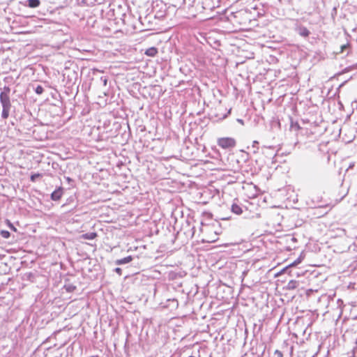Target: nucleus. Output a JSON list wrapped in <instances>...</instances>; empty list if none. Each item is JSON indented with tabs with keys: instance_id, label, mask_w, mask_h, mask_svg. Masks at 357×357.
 I'll return each instance as SVG.
<instances>
[{
	"instance_id": "4be33fe9",
	"label": "nucleus",
	"mask_w": 357,
	"mask_h": 357,
	"mask_svg": "<svg viewBox=\"0 0 357 357\" xmlns=\"http://www.w3.org/2000/svg\"><path fill=\"white\" fill-rule=\"evenodd\" d=\"M34 91L38 95H41L44 92V89L41 85H38L35 89Z\"/></svg>"
},
{
	"instance_id": "6e6552de",
	"label": "nucleus",
	"mask_w": 357,
	"mask_h": 357,
	"mask_svg": "<svg viewBox=\"0 0 357 357\" xmlns=\"http://www.w3.org/2000/svg\"><path fill=\"white\" fill-rule=\"evenodd\" d=\"M296 31L298 34L304 38L308 37L309 35L310 34V31L305 26H297Z\"/></svg>"
},
{
	"instance_id": "f03ea898",
	"label": "nucleus",
	"mask_w": 357,
	"mask_h": 357,
	"mask_svg": "<svg viewBox=\"0 0 357 357\" xmlns=\"http://www.w3.org/2000/svg\"><path fill=\"white\" fill-rule=\"evenodd\" d=\"M301 262V258H298L294 262L283 268L280 273H278L276 275H280L282 274H288L289 275L293 277L294 275H299V270L296 268V266Z\"/></svg>"
},
{
	"instance_id": "dca6fc26",
	"label": "nucleus",
	"mask_w": 357,
	"mask_h": 357,
	"mask_svg": "<svg viewBox=\"0 0 357 357\" xmlns=\"http://www.w3.org/2000/svg\"><path fill=\"white\" fill-rule=\"evenodd\" d=\"M0 95L3 96H10L11 89L9 86H4L3 88H0Z\"/></svg>"
},
{
	"instance_id": "7c9ffc66",
	"label": "nucleus",
	"mask_w": 357,
	"mask_h": 357,
	"mask_svg": "<svg viewBox=\"0 0 357 357\" xmlns=\"http://www.w3.org/2000/svg\"><path fill=\"white\" fill-rule=\"evenodd\" d=\"M114 271H115L117 274H119V275H122V269H121V268H119V267L116 268L114 269Z\"/></svg>"
},
{
	"instance_id": "a211bd4d",
	"label": "nucleus",
	"mask_w": 357,
	"mask_h": 357,
	"mask_svg": "<svg viewBox=\"0 0 357 357\" xmlns=\"http://www.w3.org/2000/svg\"><path fill=\"white\" fill-rule=\"evenodd\" d=\"M97 236V234L96 232H90L82 234V237L84 239L87 240H93Z\"/></svg>"
},
{
	"instance_id": "f704fd0d",
	"label": "nucleus",
	"mask_w": 357,
	"mask_h": 357,
	"mask_svg": "<svg viewBox=\"0 0 357 357\" xmlns=\"http://www.w3.org/2000/svg\"><path fill=\"white\" fill-rule=\"evenodd\" d=\"M183 3H187V0H183Z\"/></svg>"
},
{
	"instance_id": "412c9836",
	"label": "nucleus",
	"mask_w": 357,
	"mask_h": 357,
	"mask_svg": "<svg viewBox=\"0 0 357 357\" xmlns=\"http://www.w3.org/2000/svg\"><path fill=\"white\" fill-rule=\"evenodd\" d=\"M64 289L67 292L71 293L73 292L76 289V286L73 284H66L64 285Z\"/></svg>"
},
{
	"instance_id": "9b49d317",
	"label": "nucleus",
	"mask_w": 357,
	"mask_h": 357,
	"mask_svg": "<svg viewBox=\"0 0 357 357\" xmlns=\"http://www.w3.org/2000/svg\"><path fill=\"white\" fill-rule=\"evenodd\" d=\"M289 120L290 121V130L297 132L301 129L299 123L297 121H294L292 117L289 116Z\"/></svg>"
},
{
	"instance_id": "2eb2a0df",
	"label": "nucleus",
	"mask_w": 357,
	"mask_h": 357,
	"mask_svg": "<svg viewBox=\"0 0 357 357\" xmlns=\"http://www.w3.org/2000/svg\"><path fill=\"white\" fill-rule=\"evenodd\" d=\"M157 54H158V49L154 47L148 48L145 52V54L149 56H155Z\"/></svg>"
},
{
	"instance_id": "a878e982",
	"label": "nucleus",
	"mask_w": 357,
	"mask_h": 357,
	"mask_svg": "<svg viewBox=\"0 0 357 357\" xmlns=\"http://www.w3.org/2000/svg\"><path fill=\"white\" fill-rule=\"evenodd\" d=\"M165 16V11H159L155 13V17L156 18H162Z\"/></svg>"
},
{
	"instance_id": "20e7f679",
	"label": "nucleus",
	"mask_w": 357,
	"mask_h": 357,
	"mask_svg": "<svg viewBox=\"0 0 357 357\" xmlns=\"http://www.w3.org/2000/svg\"><path fill=\"white\" fill-rule=\"evenodd\" d=\"M217 144L222 149H229L235 147L236 142L235 139L232 137H221L218 139Z\"/></svg>"
},
{
	"instance_id": "58836bf2",
	"label": "nucleus",
	"mask_w": 357,
	"mask_h": 357,
	"mask_svg": "<svg viewBox=\"0 0 357 357\" xmlns=\"http://www.w3.org/2000/svg\"><path fill=\"white\" fill-rule=\"evenodd\" d=\"M189 357H195V356H190Z\"/></svg>"
},
{
	"instance_id": "1a4fd4ad",
	"label": "nucleus",
	"mask_w": 357,
	"mask_h": 357,
	"mask_svg": "<svg viewBox=\"0 0 357 357\" xmlns=\"http://www.w3.org/2000/svg\"><path fill=\"white\" fill-rule=\"evenodd\" d=\"M23 5L31 8H36L40 5V0H26Z\"/></svg>"
},
{
	"instance_id": "cd10ccee",
	"label": "nucleus",
	"mask_w": 357,
	"mask_h": 357,
	"mask_svg": "<svg viewBox=\"0 0 357 357\" xmlns=\"http://www.w3.org/2000/svg\"><path fill=\"white\" fill-rule=\"evenodd\" d=\"M349 48V45L348 44H346V45H342L340 46V52L343 53L346 50H347Z\"/></svg>"
},
{
	"instance_id": "5701e85b",
	"label": "nucleus",
	"mask_w": 357,
	"mask_h": 357,
	"mask_svg": "<svg viewBox=\"0 0 357 357\" xmlns=\"http://www.w3.org/2000/svg\"><path fill=\"white\" fill-rule=\"evenodd\" d=\"M40 177H42V174H39V173H36V174H31L30 179L32 182H35L38 178H40Z\"/></svg>"
},
{
	"instance_id": "b1692460",
	"label": "nucleus",
	"mask_w": 357,
	"mask_h": 357,
	"mask_svg": "<svg viewBox=\"0 0 357 357\" xmlns=\"http://www.w3.org/2000/svg\"><path fill=\"white\" fill-rule=\"evenodd\" d=\"M0 234L4 238H8L10 236V233L6 230H1Z\"/></svg>"
},
{
	"instance_id": "39448f33",
	"label": "nucleus",
	"mask_w": 357,
	"mask_h": 357,
	"mask_svg": "<svg viewBox=\"0 0 357 357\" xmlns=\"http://www.w3.org/2000/svg\"><path fill=\"white\" fill-rule=\"evenodd\" d=\"M63 194V188L62 187H59L51 193V199L53 201H59L61 198Z\"/></svg>"
},
{
	"instance_id": "c9c22d12",
	"label": "nucleus",
	"mask_w": 357,
	"mask_h": 357,
	"mask_svg": "<svg viewBox=\"0 0 357 357\" xmlns=\"http://www.w3.org/2000/svg\"><path fill=\"white\" fill-rule=\"evenodd\" d=\"M238 121L239 122H241V123H243V120H241V119H238Z\"/></svg>"
},
{
	"instance_id": "aec40b11",
	"label": "nucleus",
	"mask_w": 357,
	"mask_h": 357,
	"mask_svg": "<svg viewBox=\"0 0 357 357\" xmlns=\"http://www.w3.org/2000/svg\"><path fill=\"white\" fill-rule=\"evenodd\" d=\"M108 82V77L107 76H101L99 79L98 84L100 86H102L104 87L107 86Z\"/></svg>"
},
{
	"instance_id": "6ab92c4d",
	"label": "nucleus",
	"mask_w": 357,
	"mask_h": 357,
	"mask_svg": "<svg viewBox=\"0 0 357 357\" xmlns=\"http://www.w3.org/2000/svg\"><path fill=\"white\" fill-rule=\"evenodd\" d=\"M202 5L204 9H212L214 5L210 3L208 0H202Z\"/></svg>"
},
{
	"instance_id": "4c0bfd02",
	"label": "nucleus",
	"mask_w": 357,
	"mask_h": 357,
	"mask_svg": "<svg viewBox=\"0 0 357 357\" xmlns=\"http://www.w3.org/2000/svg\"><path fill=\"white\" fill-rule=\"evenodd\" d=\"M356 346H357V338L356 339Z\"/></svg>"
},
{
	"instance_id": "f257e3e1",
	"label": "nucleus",
	"mask_w": 357,
	"mask_h": 357,
	"mask_svg": "<svg viewBox=\"0 0 357 357\" xmlns=\"http://www.w3.org/2000/svg\"><path fill=\"white\" fill-rule=\"evenodd\" d=\"M78 68L75 69L66 68L63 73V80L66 81V84L68 87L74 86L78 80Z\"/></svg>"
},
{
	"instance_id": "7ed1b4c3",
	"label": "nucleus",
	"mask_w": 357,
	"mask_h": 357,
	"mask_svg": "<svg viewBox=\"0 0 357 357\" xmlns=\"http://www.w3.org/2000/svg\"><path fill=\"white\" fill-rule=\"evenodd\" d=\"M0 103L2 106L1 118L3 119H7L12 108L10 97L0 95Z\"/></svg>"
},
{
	"instance_id": "ddd939ff",
	"label": "nucleus",
	"mask_w": 357,
	"mask_h": 357,
	"mask_svg": "<svg viewBox=\"0 0 357 357\" xmlns=\"http://www.w3.org/2000/svg\"><path fill=\"white\" fill-rule=\"evenodd\" d=\"M298 286V282L294 280H291L289 281L286 286V289L288 290H293L297 288Z\"/></svg>"
},
{
	"instance_id": "0eeeda50",
	"label": "nucleus",
	"mask_w": 357,
	"mask_h": 357,
	"mask_svg": "<svg viewBox=\"0 0 357 357\" xmlns=\"http://www.w3.org/2000/svg\"><path fill=\"white\" fill-rule=\"evenodd\" d=\"M165 307L171 310H176L178 307V302L176 298H169L166 301Z\"/></svg>"
},
{
	"instance_id": "c756f323",
	"label": "nucleus",
	"mask_w": 357,
	"mask_h": 357,
	"mask_svg": "<svg viewBox=\"0 0 357 357\" xmlns=\"http://www.w3.org/2000/svg\"><path fill=\"white\" fill-rule=\"evenodd\" d=\"M336 14H337V8L335 7H334L331 12V16L333 19L335 18V16L336 15Z\"/></svg>"
},
{
	"instance_id": "f8f14e48",
	"label": "nucleus",
	"mask_w": 357,
	"mask_h": 357,
	"mask_svg": "<svg viewBox=\"0 0 357 357\" xmlns=\"http://www.w3.org/2000/svg\"><path fill=\"white\" fill-rule=\"evenodd\" d=\"M132 259H133L132 257L130 255V256L126 257L124 258L116 260L115 264L116 265H123V264H128L132 260Z\"/></svg>"
},
{
	"instance_id": "473e14b6",
	"label": "nucleus",
	"mask_w": 357,
	"mask_h": 357,
	"mask_svg": "<svg viewBox=\"0 0 357 357\" xmlns=\"http://www.w3.org/2000/svg\"><path fill=\"white\" fill-rule=\"evenodd\" d=\"M195 2V0H188V5L190 6H193V3Z\"/></svg>"
},
{
	"instance_id": "e433bc0d",
	"label": "nucleus",
	"mask_w": 357,
	"mask_h": 357,
	"mask_svg": "<svg viewBox=\"0 0 357 357\" xmlns=\"http://www.w3.org/2000/svg\"><path fill=\"white\" fill-rule=\"evenodd\" d=\"M105 96H107L108 94L106 93V91L103 92Z\"/></svg>"
},
{
	"instance_id": "bb28decb",
	"label": "nucleus",
	"mask_w": 357,
	"mask_h": 357,
	"mask_svg": "<svg viewBox=\"0 0 357 357\" xmlns=\"http://www.w3.org/2000/svg\"><path fill=\"white\" fill-rule=\"evenodd\" d=\"M67 183L70 185V186H73L74 185V180L72 179L70 177H65Z\"/></svg>"
},
{
	"instance_id": "393cba45",
	"label": "nucleus",
	"mask_w": 357,
	"mask_h": 357,
	"mask_svg": "<svg viewBox=\"0 0 357 357\" xmlns=\"http://www.w3.org/2000/svg\"><path fill=\"white\" fill-rule=\"evenodd\" d=\"M258 145H259V142L257 141H254L252 142V148L254 149V151H253L254 153H257L259 151V148Z\"/></svg>"
},
{
	"instance_id": "423d86ee",
	"label": "nucleus",
	"mask_w": 357,
	"mask_h": 357,
	"mask_svg": "<svg viewBox=\"0 0 357 357\" xmlns=\"http://www.w3.org/2000/svg\"><path fill=\"white\" fill-rule=\"evenodd\" d=\"M261 151L263 154H265L269 158L275 155L274 148L272 146H262Z\"/></svg>"
},
{
	"instance_id": "9d476101",
	"label": "nucleus",
	"mask_w": 357,
	"mask_h": 357,
	"mask_svg": "<svg viewBox=\"0 0 357 357\" xmlns=\"http://www.w3.org/2000/svg\"><path fill=\"white\" fill-rule=\"evenodd\" d=\"M231 211L234 214L241 215L243 213V207L236 202H234L231 206Z\"/></svg>"
},
{
	"instance_id": "72a5a7b5",
	"label": "nucleus",
	"mask_w": 357,
	"mask_h": 357,
	"mask_svg": "<svg viewBox=\"0 0 357 357\" xmlns=\"http://www.w3.org/2000/svg\"><path fill=\"white\" fill-rule=\"evenodd\" d=\"M337 303H342V300H341V299H338V300H337Z\"/></svg>"
},
{
	"instance_id": "2f4dec72",
	"label": "nucleus",
	"mask_w": 357,
	"mask_h": 357,
	"mask_svg": "<svg viewBox=\"0 0 357 357\" xmlns=\"http://www.w3.org/2000/svg\"><path fill=\"white\" fill-rule=\"evenodd\" d=\"M9 227L13 231H16L17 230L16 228L10 222H9Z\"/></svg>"
},
{
	"instance_id": "f3484780",
	"label": "nucleus",
	"mask_w": 357,
	"mask_h": 357,
	"mask_svg": "<svg viewBox=\"0 0 357 357\" xmlns=\"http://www.w3.org/2000/svg\"><path fill=\"white\" fill-rule=\"evenodd\" d=\"M22 279L24 280L33 282L35 279V274L31 272L26 273L23 275Z\"/></svg>"
},
{
	"instance_id": "4468645a",
	"label": "nucleus",
	"mask_w": 357,
	"mask_h": 357,
	"mask_svg": "<svg viewBox=\"0 0 357 357\" xmlns=\"http://www.w3.org/2000/svg\"><path fill=\"white\" fill-rule=\"evenodd\" d=\"M101 0H82V3L86 6H93L96 3L100 4Z\"/></svg>"
},
{
	"instance_id": "c85d7f7f",
	"label": "nucleus",
	"mask_w": 357,
	"mask_h": 357,
	"mask_svg": "<svg viewBox=\"0 0 357 357\" xmlns=\"http://www.w3.org/2000/svg\"><path fill=\"white\" fill-rule=\"evenodd\" d=\"M274 354L275 356H276L277 357H283V354L282 351H280V350H275V352H274Z\"/></svg>"
}]
</instances>
